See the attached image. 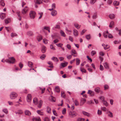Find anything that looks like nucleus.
Segmentation results:
<instances>
[{"mask_svg":"<svg viewBox=\"0 0 121 121\" xmlns=\"http://www.w3.org/2000/svg\"><path fill=\"white\" fill-rule=\"evenodd\" d=\"M11 36L12 37H13L17 36V35L15 33H12L11 34Z\"/></svg>","mask_w":121,"mask_h":121,"instance_id":"nucleus-20","label":"nucleus"},{"mask_svg":"<svg viewBox=\"0 0 121 121\" xmlns=\"http://www.w3.org/2000/svg\"><path fill=\"white\" fill-rule=\"evenodd\" d=\"M53 112L54 115L56 116H58V115L56 112V111L54 110H53Z\"/></svg>","mask_w":121,"mask_h":121,"instance_id":"nucleus-50","label":"nucleus"},{"mask_svg":"<svg viewBox=\"0 0 121 121\" xmlns=\"http://www.w3.org/2000/svg\"><path fill=\"white\" fill-rule=\"evenodd\" d=\"M66 47L67 48L69 49H71V46L69 44H67Z\"/></svg>","mask_w":121,"mask_h":121,"instance_id":"nucleus-58","label":"nucleus"},{"mask_svg":"<svg viewBox=\"0 0 121 121\" xmlns=\"http://www.w3.org/2000/svg\"><path fill=\"white\" fill-rule=\"evenodd\" d=\"M31 94H29L28 95L27 97V100L28 102H30L31 100Z\"/></svg>","mask_w":121,"mask_h":121,"instance_id":"nucleus-6","label":"nucleus"},{"mask_svg":"<svg viewBox=\"0 0 121 121\" xmlns=\"http://www.w3.org/2000/svg\"><path fill=\"white\" fill-rule=\"evenodd\" d=\"M73 34L75 36H77L78 35V31L75 29L73 30Z\"/></svg>","mask_w":121,"mask_h":121,"instance_id":"nucleus-16","label":"nucleus"},{"mask_svg":"<svg viewBox=\"0 0 121 121\" xmlns=\"http://www.w3.org/2000/svg\"><path fill=\"white\" fill-rule=\"evenodd\" d=\"M47 111L48 113H50L51 111V109L50 108L48 107H47Z\"/></svg>","mask_w":121,"mask_h":121,"instance_id":"nucleus-45","label":"nucleus"},{"mask_svg":"<svg viewBox=\"0 0 121 121\" xmlns=\"http://www.w3.org/2000/svg\"><path fill=\"white\" fill-rule=\"evenodd\" d=\"M108 115L109 117H112V112L109 111L108 113Z\"/></svg>","mask_w":121,"mask_h":121,"instance_id":"nucleus-37","label":"nucleus"},{"mask_svg":"<svg viewBox=\"0 0 121 121\" xmlns=\"http://www.w3.org/2000/svg\"><path fill=\"white\" fill-rule=\"evenodd\" d=\"M52 9H54L56 8V4L55 3H53L52 5Z\"/></svg>","mask_w":121,"mask_h":121,"instance_id":"nucleus-59","label":"nucleus"},{"mask_svg":"<svg viewBox=\"0 0 121 121\" xmlns=\"http://www.w3.org/2000/svg\"><path fill=\"white\" fill-rule=\"evenodd\" d=\"M86 99L84 98H82L81 99V104L83 105L86 102Z\"/></svg>","mask_w":121,"mask_h":121,"instance_id":"nucleus-10","label":"nucleus"},{"mask_svg":"<svg viewBox=\"0 0 121 121\" xmlns=\"http://www.w3.org/2000/svg\"><path fill=\"white\" fill-rule=\"evenodd\" d=\"M3 111L6 114H7L8 113V111L7 109H4L3 110Z\"/></svg>","mask_w":121,"mask_h":121,"instance_id":"nucleus-54","label":"nucleus"},{"mask_svg":"<svg viewBox=\"0 0 121 121\" xmlns=\"http://www.w3.org/2000/svg\"><path fill=\"white\" fill-rule=\"evenodd\" d=\"M114 25V22L113 21H112L110 23L109 27L110 28H112V27Z\"/></svg>","mask_w":121,"mask_h":121,"instance_id":"nucleus-38","label":"nucleus"},{"mask_svg":"<svg viewBox=\"0 0 121 121\" xmlns=\"http://www.w3.org/2000/svg\"><path fill=\"white\" fill-rule=\"evenodd\" d=\"M65 30L67 31V33L69 35L71 34V30H69L67 27L65 28Z\"/></svg>","mask_w":121,"mask_h":121,"instance_id":"nucleus-30","label":"nucleus"},{"mask_svg":"<svg viewBox=\"0 0 121 121\" xmlns=\"http://www.w3.org/2000/svg\"><path fill=\"white\" fill-rule=\"evenodd\" d=\"M97 15L95 13L92 16V17L93 19H95L97 17Z\"/></svg>","mask_w":121,"mask_h":121,"instance_id":"nucleus-42","label":"nucleus"},{"mask_svg":"<svg viewBox=\"0 0 121 121\" xmlns=\"http://www.w3.org/2000/svg\"><path fill=\"white\" fill-rule=\"evenodd\" d=\"M72 52V55H73V54H77V52L76 51L74 50H72L71 51Z\"/></svg>","mask_w":121,"mask_h":121,"instance_id":"nucleus-49","label":"nucleus"},{"mask_svg":"<svg viewBox=\"0 0 121 121\" xmlns=\"http://www.w3.org/2000/svg\"><path fill=\"white\" fill-rule=\"evenodd\" d=\"M74 102L75 105L78 106L79 105L78 102L77 100H75L74 101Z\"/></svg>","mask_w":121,"mask_h":121,"instance_id":"nucleus-51","label":"nucleus"},{"mask_svg":"<svg viewBox=\"0 0 121 121\" xmlns=\"http://www.w3.org/2000/svg\"><path fill=\"white\" fill-rule=\"evenodd\" d=\"M103 104H104L106 106H107L108 105V104L107 102L104 100L103 101Z\"/></svg>","mask_w":121,"mask_h":121,"instance_id":"nucleus-47","label":"nucleus"},{"mask_svg":"<svg viewBox=\"0 0 121 121\" xmlns=\"http://www.w3.org/2000/svg\"><path fill=\"white\" fill-rule=\"evenodd\" d=\"M69 115L71 116V117H75L77 115V114L74 111L70 112H69Z\"/></svg>","mask_w":121,"mask_h":121,"instance_id":"nucleus-4","label":"nucleus"},{"mask_svg":"<svg viewBox=\"0 0 121 121\" xmlns=\"http://www.w3.org/2000/svg\"><path fill=\"white\" fill-rule=\"evenodd\" d=\"M55 90L56 92H59L60 91L59 87L58 86L56 87L55 88Z\"/></svg>","mask_w":121,"mask_h":121,"instance_id":"nucleus-28","label":"nucleus"},{"mask_svg":"<svg viewBox=\"0 0 121 121\" xmlns=\"http://www.w3.org/2000/svg\"><path fill=\"white\" fill-rule=\"evenodd\" d=\"M17 96V94L14 92H11L10 95V97L11 99H15Z\"/></svg>","mask_w":121,"mask_h":121,"instance_id":"nucleus-2","label":"nucleus"},{"mask_svg":"<svg viewBox=\"0 0 121 121\" xmlns=\"http://www.w3.org/2000/svg\"><path fill=\"white\" fill-rule=\"evenodd\" d=\"M38 101L37 98H34L33 100V103L35 104H38Z\"/></svg>","mask_w":121,"mask_h":121,"instance_id":"nucleus-14","label":"nucleus"},{"mask_svg":"<svg viewBox=\"0 0 121 121\" xmlns=\"http://www.w3.org/2000/svg\"><path fill=\"white\" fill-rule=\"evenodd\" d=\"M37 112L38 114L41 115H43V112H41L40 110H38L37 111Z\"/></svg>","mask_w":121,"mask_h":121,"instance_id":"nucleus-35","label":"nucleus"},{"mask_svg":"<svg viewBox=\"0 0 121 121\" xmlns=\"http://www.w3.org/2000/svg\"><path fill=\"white\" fill-rule=\"evenodd\" d=\"M28 10V8L27 6H26L23 9L22 11V13L23 14H26Z\"/></svg>","mask_w":121,"mask_h":121,"instance_id":"nucleus-5","label":"nucleus"},{"mask_svg":"<svg viewBox=\"0 0 121 121\" xmlns=\"http://www.w3.org/2000/svg\"><path fill=\"white\" fill-rule=\"evenodd\" d=\"M85 119L81 118H79L77 120V121H84Z\"/></svg>","mask_w":121,"mask_h":121,"instance_id":"nucleus-46","label":"nucleus"},{"mask_svg":"<svg viewBox=\"0 0 121 121\" xmlns=\"http://www.w3.org/2000/svg\"><path fill=\"white\" fill-rule=\"evenodd\" d=\"M113 4L115 6H117L119 5V2L116 1H115L114 2Z\"/></svg>","mask_w":121,"mask_h":121,"instance_id":"nucleus-25","label":"nucleus"},{"mask_svg":"<svg viewBox=\"0 0 121 121\" xmlns=\"http://www.w3.org/2000/svg\"><path fill=\"white\" fill-rule=\"evenodd\" d=\"M27 34L29 36H31L33 35L32 32L31 31H28L27 33Z\"/></svg>","mask_w":121,"mask_h":121,"instance_id":"nucleus-40","label":"nucleus"},{"mask_svg":"<svg viewBox=\"0 0 121 121\" xmlns=\"http://www.w3.org/2000/svg\"><path fill=\"white\" fill-rule=\"evenodd\" d=\"M95 91L97 92H99L100 91V88L99 87H97L95 89Z\"/></svg>","mask_w":121,"mask_h":121,"instance_id":"nucleus-44","label":"nucleus"},{"mask_svg":"<svg viewBox=\"0 0 121 121\" xmlns=\"http://www.w3.org/2000/svg\"><path fill=\"white\" fill-rule=\"evenodd\" d=\"M80 60L78 58H77L76 59V64L77 65H79L80 62Z\"/></svg>","mask_w":121,"mask_h":121,"instance_id":"nucleus-24","label":"nucleus"},{"mask_svg":"<svg viewBox=\"0 0 121 121\" xmlns=\"http://www.w3.org/2000/svg\"><path fill=\"white\" fill-rule=\"evenodd\" d=\"M50 48L51 49H52L53 50H55V48H54L52 45L51 44L50 45Z\"/></svg>","mask_w":121,"mask_h":121,"instance_id":"nucleus-61","label":"nucleus"},{"mask_svg":"<svg viewBox=\"0 0 121 121\" xmlns=\"http://www.w3.org/2000/svg\"><path fill=\"white\" fill-rule=\"evenodd\" d=\"M100 69L102 71L104 69V68L102 65H100Z\"/></svg>","mask_w":121,"mask_h":121,"instance_id":"nucleus-60","label":"nucleus"},{"mask_svg":"<svg viewBox=\"0 0 121 121\" xmlns=\"http://www.w3.org/2000/svg\"><path fill=\"white\" fill-rule=\"evenodd\" d=\"M46 56V55L45 54H43L40 57V58L41 59H42V60H43L45 58V57Z\"/></svg>","mask_w":121,"mask_h":121,"instance_id":"nucleus-36","label":"nucleus"},{"mask_svg":"<svg viewBox=\"0 0 121 121\" xmlns=\"http://www.w3.org/2000/svg\"><path fill=\"white\" fill-rule=\"evenodd\" d=\"M86 30H83L81 32V35H83L84 33H85L86 31Z\"/></svg>","mask_w":121,"mask_h":121,"instance_id":"nucleus-63","label":"nucleus"},{"mask_svg":"<svg viewBox=\"0 0 121 121\" xmlns=\"http://www.w3.org/2000/svg\"><path fill=\"white\" fill-rule=\"evenodd\" d=\"M33 64L30 61H29L28 62V65L30 67H32V65Z\"/></svg>","mask_w":121,"mask_h":121,"instance_id":"nucleus-32","label":"nucleus"},{"mask_svg":"<svg viewBox=\"0 0 121 121\" xmlns=\"http://www.w3.org/2000/svg\"><path fill=\"white\" fill-rule=\"evenodd\" d=\"M43 103V101H42L41 100H40L39 101V105H38V107L39 108H40L42 106V104Z\"/></svg>","mask_w":121,"mask_h":121,"instance_id":"nucleus-21","label":"nucleus"},{"mask_svg":"<svg viewBox=\"0 0 121 121\" xmlns=\"http://www.w3.org/2000/svg\"><path fill=\"white\" fill-rule=\"evenodd\" d=\"M0 5L3 7L5 5V3L4 0H1L0 1Z\"/></svg>","mask_w":121,"mask_h":121,"instance_id":"nucleus-17","label":"nucleus"},{"mask_svg":"<svg viewBox=\"0 0 121 121\" xmlns=\"http://www.w3.org/2000/svg\"><path fill=\"white\" fill-rule=\"evenodd\" d=\"M25 113L26 115L30 116L31 114L30 112L28 110H26L25 111Z\"/></svg>","mask_w":121,"mask_h":121,"instance_id":"nucleus-23","label":"nucleus"},{"mask_svg":"<svg viewBox=\"0 0 121 121\" xmlns=\"http://www.w3.org/2000/svg\"><path fill=\"white\" fill-rule=\"evenodd\" d=\"M10 21V19L9 18L6 19L5 20V23L6 24H7L9 23Z\"/></svg>","mask_w":121,"mask_h":121,"instance_id":"nucleus-22","label":"nucleus"},{"mask_svg":"<svg viewBox=\"0 0 121 121\" xmlns=\"http://www.w3.org/2000/svg\"><path fill=\"white\" fill-rule=\"evenodd\" d=\"M104 90H105L108 88V86L107 85H104Z\"/></svg>","mask_w":121,"mask_h":121,"instance_id":"nucleus-53","label":"nucleus"},{"mask_svg":"<svg viewBox=\"0 0 121 121\" xmlns=\"http://www.w3.org/2000/svg\"><path fill=\"white\" fill-rule=\"evenodd\" d=\"M66 111V109L65 108H64L62 111V113L63 114H65V113Z\"/></svg>","mask_w":121,"mask_h":121,"instance_id":"nucleus-56","label":"nucleus"},{"mask_svg":"<svg viewBox=\"0 0 121 121\" xmlns=\"http://www.w3.org/2000/svg\"><path fill=\"white\" fill-rule=\"evenodd\" d=\"M37 39L38 40L39 42L42 39V38L41 36H39L37 37Z\"/></svg>","mask_w":121,"mask_h":121,"instance_id":"nucleus-33","label":"nucleus"},{"mask_svg":"<svg viewBox=\"0 0 121 121\" xmlns=\"http://www.w3.org/2000/svg\"><path fill=\"white\" fill-rule=\"evenodd\" d=\"M90 35H87L85 36L86 38L88 40H89L90 38Z\"/></svg>","mask_w":121,"mask_h":121,"instance_id":"nucleus-41","label":"nucleus"},{"mask_svg":"<svg viewBox=\"0 0 121 121\" xmlns=\"http://www.w3.org/2000/svg\"><path fill=\"white\" fill-rule=\"evenodd\" d=\"M60 33L62 36L65 37V35L64 32L62 30L60 31Z\"/></svg>","mask_w":121,"mask_h":121,"instance_id":"nucleus-34","label":"nucleus"},{"mask_svg":"<svg viewBox=\"0 0 121 121\" xmlns=\"http://www.w3.org/2000/svg\"><path fill=\"white\" fill-rule=\"evenodd\" d=\"M88 93L90 95L92 96H93L94 95V92L90 90L88 91Z\"/></svg>","mask_w":121,"mask_h":121,"instance_id":"nucleus-13","label":"nucleus"},{"mask_svg":"<svg viewBox=\"0 0 121 121\" xmlns=\"http://www.w3.org/2000/svg\"><path fill=\"white\" fill-rule=\"evenodd\" d=\"M38 14L40 15L39 17V19H40L42 17L43 15V13H38Z\"/></svg>","mask_w":121,"mask_h":121,"instance_id":"nucleus-48","label":"nucleus"},{"mask_svg":"<svg viewBox=\"0 0 121 121\" xmlns=\"http://www.w3.org/2000/svg\"><path fill=\"white\" fill-rule=\"evenodd\" d=\"M68 63L66 62H65L64 63H62L61 64V65L63 67H64L67 66Z\"/></svg>","mask_w":121,"mask_h":121,"instance_id":"nucleus-15","label":"nucleus"},{"mask_svg":"<svg viewBox=\"0 0 121 121\" xmlns=\"http://www.w3.org/2000/svg\"><path fill=\"white\" fill-rule=\"evenodd\" d=\"M102 112L100 110H98L97 112V114L98 115H100L102 114Z\"/></svg>","mask_w":121,"mask_h":121,"instance_id":"nucleus-55","label":"nucleus"},{"mask_svg":"<svg viewBox=\"0 0 121 121\" xmlns=\"http://www.w3.org/2000/svg\"><path fill=\"white\" fill-rule=\"evenodd\" d=\"M0 17L2 19H3L5 17V14L3 13H2L0 14Z\"/></svg>","mask_w":121,"mask_h":121,"instance_id":"nucleus-11","label":"nucleus"},{"mask_svg":"<svg viewBox=\"0 0 121 121\" xmlns=\"http://www.w3.org/2000/svg\"><path fill=\"white\" fill-rule=\"evenodd\" d=\"M44 121H49V119L47 117H46L45 118Z\"/></svg>","mask_w":121,"mask_h":121,"instance_id":"nucleus-64","label":"nucleus"},{"mask_svg":"<svg viewBox=\"0 0 121 121\" xmlns=\"http://www.w3.org/2000/svg\"><path fill=\"white\" fill-rule=\"evenodd\" d=\"M46 50V47L43 46H42L41 51L43 53H44Z\"/></svg>","mask_w":121,"mask_h":121,"instance_id":"nucleus-8","label":"nucleus"},{"mask_svg":"<svg viewBox=\"0 0 121 121\" xmlns=\"http://www.w3.org/2000/svg\"><path fill=\"white\" fill-rule=\"evenodd\" d=\"M43 42L45 44H47L48 43L47 40L46 39H43Z\"/></svg>","mask_w":121,"mask_h":121,"instance_id":"nucleus-52","label":"nucleus"},{"mask_svg":"<svg viewBox=\"0 0 121 121\" xmlns=\"http://www.w3.org/2000/svg\"><path fill=\"white\" fill-rule=\"evenodd\" d=\"M109 17L111 19H112L115 18V16L113 14H110L109 15Z\"/></svg>","mask_w":121,"mask_h":121,"instance_id":"nucleus-29","label":"nucleus"},{"mask_svg":"<svg viewBox=\"0 0 121 121\" xmlns=\"http://www.w3.org/2000/svg\"><path fill=\"white\" fill-rule=\"evenodd\" d=\"M51 59L56 62H57L58 61V60L57 58V57H52Z\"/></svg>","mask_w":121,"mask_h":121,"instance_id":"nucleus-26","label":"nucleus"},{"mask_svg":"<svg viewBox=\"0 0 121 121\" xmlns=\"http://www.w3.org/2000/svg\"><path fill=\"white\" fill-rule=\"evenodd\" d=\"M5 61L9 64H14L15 61V59L13 57H9L8 59H6Z\"/></svg>","mask_w":121,"mask_h":121,"instance_id":"nucleus-1","label":"nucleus"},{"mask_svg":"<svg viewBox=\"0 0 121 121\" xmlns=\"http://www.w3.org/2000/svg\"><path fill=\"white\" fill-rule=\"evenodd\" d=\"M96 52L95 51H92L91 53V54L92 56H93L96 54Z\"/></svg>","mask_w":121,"mask_h":121,"instance_id":"nucleus-39","label":"nucleus"},{"mask_svg":"<svg viewBox=\"0 0 121 121\" xmlns=\"http://www.w3.org/2000/svg\"><path fill=\"white\" fill-rule=\"evenodd\" d=\"M34 1L35 2L36 4H39L42 3V2L41 0H34Z\"/></svg>","mask_w":121,"mask_h":121,"instance_id":"nucleus-18","label":"nucleus"},{"mask_svg":"<svg viewBox=\"0 0 121 121\" xmlns=\"http://www.w3.org/2000/svg\"><path fill=\"white\" fill-rule=\"evenodd\" d=\"M96 1V0H91L90 3L91 4H93Z\"/></svg>","mask_w":121,"mask_h":121,"instance_id":"nucleus-43","label":"nucleus"},{"mask_svg":"<svg viewBox=\"0 0 121 121\" xmlns=\"http://www.w3.org/2000/svg\"><path fill=\"white\" fill-rule=\"evenodd\" d=\"M104 67L107 69H109V66L108 63L106 62L104 64Z\"/></svg>","mask_w":121,"mask_h":121,"instance_id":"nucleus-12","label":"nucleus"},{"mask_svg":"<svg viewBox=\"0 0 121 121\" xmlns=\"http://www.w3.org/2000/svg\"><path fill=\"white\" fill-rule=\"evenodd\" d=\"M74 25L75 27L78 29L80 28V26L77 23H75Z\"/></svg>","mask_w":121,"mask_h":121,"instance_id":"nucleus-27","label":"nucleus"},{"mask_svg":"<svg viewBox=\"0 0 121 121\" xmlns=\"http://www.w3.org/2000/svg\"><path fill=\"white\" fill-rule=\"evenodd\" d=\"M50 100L53 102H54L55 101V99L54 97H53L52 96H51Z\"/></svg>","mask_w":121,"mask_h":121,"instance_id":"nucleus-31","label":"nucleus"},{"mask_svg":"<svg viewBox=\"0 0 121 121\" xmlns=\"http://www.w3.org/2000/svg\"><path fill=\"white\" fill-rule=\"evenodd\" d=\"M80 70L82 72H84V73H86V70L84 69H82V68H81Z\"/></svg>","mask_w":121,"mask_h":121,"instance_id":"nucleus-57","label":"nucleus"},{"mask_svg":"<svg viewBox=\"0 0 121 121\" xmlns=\"http://www.w3.org/2000/svg\"><path fill=\"white\" fill-rule=\"evenodd\" d=\"M103 35L104 37L105 38H107L108 36L106 34V33L105 32H104L103 34Z\"/></svg>","mask_w":121,"mask_h":121,"instance_id":"nucleus-62","label":"nucleus"},{"mask_svg":"<svg viewBox=\"0 0 121 121\" xmlns=\"http://www.w3.org/2000/svg\"><path fill=\"white\" fill-rule=\"evenodd\" d=\"M105 45H106L104 44H102V46L104 47V48L105 50L108 49H109L110 47V46L108 45H106V47L108 46L107 47H105Z\"/></svg>","mask_w":121,"mask_h":121,"instance_id":"nucleus-9","label":"nucleus"},{"mask_svg":"<svg viewBox=\"0 0 121 121\" xmlns=\"http://www.w3.org/2000/svg\"><path fill=\"white\" fill-rule=\"evenodd\" d=\"M57 13V12L55 10H53L51 12V14L52 16H55Z\"/></svg>","mask_w":121,"mask_h":121,"instance_id":"nucleus-19","label":"nucleus"},{"mask_svg":"<svg viewBox=\"0 0 121 121\" xmlns=\"http://www.w3.org/2000/svg\"><path fill=\"white\" fill-rule=\"evenodd\" d=\"M82 112L83 115L85 116H87L88 117H90L91 116V114L87 112L84 111H82Z\"/></svg>","mask_w":121,"mask_h":121,"instance_id":"nucleus-7","label":"nucleus"},{"mask_svg":"<svg viewBox=\"0 0 121 121\" xmlns=\"http://www.w3.org/2000/svg\"><path fill=\"white\" fill-rule=\"evenodd\" d=\"M30 17L31 19H34L36 13L35 12L31 11L30 12Z\"/></svg>","mask_w":121,"mask_h":121,"instance_id":"nucleus-3","label":"nucleus"}]
</instances>
